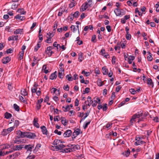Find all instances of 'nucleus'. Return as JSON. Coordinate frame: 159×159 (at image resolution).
<instances>
[{
	"instance_id": "1",
	"label": "nucleus",
	"mask_w": 159,
	"mask_h": 159,
	"mask_svg": "<svg viewBox=\"0 0 159 159\" xmlns=\"http://www.w3.org/2000/svg\"><path fill=\"white\" fill-rule=\"evenodd\" d=\"M53 144L57 151L61 150L65 147V146L63 144L62 142L58 139H55L53 142Z\"/></svg>"
},
{
	"instance_id": "2",
	"label": "nucleus",
	"mask_w": 159,
	"mask_h": 159,
	"mask_svg": "<svg viewBox=\"0 0 159 159\" xmlns=\"http://www.w3.org/2000/svg\"><path fill=\"white\" fill-rule=\"evenodd\" d=\"M143 115L142 113H139V112L137 113H136L134 115L132 116L131 119L130 120V123L131 125H132L134 122L136 121V119L139 118L138 122H139L140 121L143 120V118H140V117L142 116Z\"/></svg>"
},
{
	"instance_id": "3",
	"label": "nucleus",
	"mask_w": 159,
	"mask_h": 159,
	"mask_svg": "<svg viewBox=\"0 0 159 159\" xmlns=\"http://www.w3.org/2000/svg\"><path fill=\"white\" fill-rule=\"evenodd\" d=\"M68 146L70 148L63 149L62 152H70L75 151L76 150H78L80 148V146L78 145L69 144Z\"/></svg>"
},
{
	"instance_id": "4",
	"label": "nucleus",
	"mask_w": 159,
	"mask_h": 159,
	"mask_svg": "<svg viewBox=\"0 0 159 159\" xmlns=\"http://www.w3.org/2000/svg\"><path fill=\"white\" fill-rule=\"evenodd\" d=\"M25 137L29 139H34L36 137V135L34 133L25 132Z\"/></svg>"
},
{
	"instance_id": "5",
	"label": "nucleus",
	"mask_w": 159,
	"mask_h": 159,
	"mask_svg": "<svg viewBox=\"0 0 159 159\" xmlns=\"http://www.w3.org/2000/svg\"><path fill=\"white\" fill-rule=\"evenodd\" d=\"M34 146L33 144L25 145L24 148L27 150V152L32 151V149L34 148Z\"/></svg>"
},
{
	"instance_id": "6",
	"label": "nucleus",
	"mask_w": 159,
	"mask_h": 159,
	"mask_svg": "<svg viewBox=\"0 0 159 159\" xmlns=\"http://www.w3.org/2000/svg\"><path fill=\"white\" fill-rule=\"evenodd\" d=\"M114 11L116 16H120L125 14L124 12L121 13V10L118 8L115 9Z\"/></svg>"
},
{
	"instance_id": "7",
	"label": "nucleus",
	"mask_w": 159,
	"mask_h": 159,
	"mask_svg": "<svg viewBox=\"0 0 159 159\" xmlns=\"http://www.w3.org/2000/svg\"><path fill=\"white\" fill-rule=\"evenodd\" d=\"M101 53V55L105 57L106 58H109V56L107 52L105 51V49L104 48H102L100 52Z\"/></svg>"
},
{
	"instance_id": "8",
	"label": "nucleus",
	"mask_w": 159,
	"mask_h": 159,
	"mask_svg": "<svg viewBox=\"0 0 159 159\" xmlns=\"http://www.w3.org/2000/svg\"><path fill=\"white\" fill-rule=\"evenodd\" d=\"M11 60V58L9 57H4L2 59V61L3 63L4 64H6L9 62Z\"/></svg>"
},
{
	"instance_id": "9",
	"label": "nucleus",
	"mask_w": 159,
	"mask_h": 159,
	"mask_svg": "<svg viewBox=\"0 0 159 159\" xmlns=\"http://www.w3.org/2000/svg\"><path fill=\"white\" fill-rule=\"evenodd\" d=\"M88 6L87 4V2H85L83 5L81 7V8H80V10L81 12H83L86 10L88 7Z\"/></svg>"
},
{
	"instance_id": "10",
	"label": "nucleus",
	"mask_w": 159,
	"mask_h": 159,
	"mask_svg": "<svg viewBox=\"0 0 159 159\" xmlns=\"http://www.w3.org/2000/svg\"><path fill=\"white\" fill-rule=\"evenodd\" d=\"M72 131L70 130H66L63 136L65 137H69L70 136Z\"/></svg>"
},
{
	"instance_id": "11",
	"label": "nucleus",
	"mask_w": 159,
	"mask_h": 159,
	"mask_svg": "<svg viewBox=\"0 0 159 159\" xmlns=\"http://www.w3.org/2000/svg\"><path fill=\"white\" fill-rule=\"evenodd\" d=\"M24 146V145L15 146L12 149L13 150V152L14 151L19 150H20L21 149L23 148Z\"/></svg>"
},
{
	"instance_id": "12",
	"label": "nucleus",
	"mask_w": 159,
	"mask_h": 159,
	"mask_svg": "<svg viewBox=\"0 0 159 159\" xmlns=\"http://www.w3.org/2000/svg\"><path fill=\"white\" fill-rule=\"evenodd\" d=\"M16 133L17 135H20L21 138L25 137V132H22L18 130L16 131Z\"/></svg>"
},
{
	"instance_id": "13",
	"label": "nucleus",
	"mask_w": 159,
	"mask_h": 159,
	"mask_svg": "<svg viewBox=\"0 0 159 159\" xmlns=\"http://www.w3.org/2000/svg\"><path fill=\"white\" fill-rule=\"evenodd\" d=\"M42 129V131L43 134L47 135L48 134V130L46 127L44 125L40 127Z\"/></svg>"
},
{
	"instance_id": "14",
	"label": "nucleus",
	"mask_w": 159,
	"mask_h": 159,
	"mask_svg": "<svg viewBox=\"0 0 159 159\" xmlns=\"http://www.w3.org/2000/svg\"><path fill=\"white\" fill-rule=\"evenodd\" d=\"M57 72L56 71L52 73L50 76L49 79L52 80L56 79L57 76Z\"/></svg>"
},
{
	"instance_id": "15",
	"label": "nucleus",
	"mask_w": 159,
	"mask_h": 159,
	"mask_svg": "<svg viewBox=\"0 0 159 159\" xmlns=\"http://www.w3.org/2000/svg\"><path fill=\"white\" fill-rule=\"evenodd\" d=\"M18 35H15V36H10L8 38V40L9 41L11 40H18Z\"/></svg>"
},
{
	"instance_id": "16",
	"label": "nucleus",
	"mask_w": 159,
	"mask_h": 159,
	"mask_svg": "<svg viewBox=\"0 0 159 159\" xmlns=\"http://www.w3.org/2000/svg\"><path fill=\"white\" fill-rule=\"evenodd\" d=\"M20 154V153L18 152H16V153L13 154L9 156L10 158L11 159H14L16 157H18Z\"/></svg>"
},
{
	"instance_id": "17",
	"label": "nucleus",
	"mask_w": 159,
	"mask_h": 159,
	"mask_svg": "<svg viewBox=\"0 0 159 159\" xmlns=\"http://www.w3.org/2000/svg\"><path fill=\"white\" fill-rule=\"evenodd\" d=\"M147 84L149 87L151 86L152 88L153 87V84L152 82V80L151 78H149L148 79L147 81Z\"/></svg>"
},
{
	"instance_id": "18",
	"label": "nucleus",
	"mask_w": 159,
	"mask_h": 159,
	"mask_svg": "<svg viewBox=\"0 0 159 159\" xmlns=\"http://www.w3.org/2000/svg\"><path fill=\"white\" fill-rule=\"evenodd\" d=\"M83 56V53L80 52L78 54V60L80 62H81L83 60L84 58Z\"/></svg>"
},
{
	"instance_id": "19",
	"label": "nucleus",
	"mask_w": 159,
	"mask_h": 159,
	"mask_svg": "<svg viewBox=\"0 0 159 159\" xmlns=\"http://www.w3.org/2000/svg\"><path fill=\"white\" fill-rule=\"evenodd\" d=\"M15 18L16 19H19L21 20H22L25 19V17L24 16H20L19 15H17L15 17Z\"/></svg>"
},
{
	"instance_id": "20",
	"label": "nucleus",
	"mask_w": 159,
	"mask_h": 159,
	"mask_svg": "<svg viewBox=\"0 0 159 159\" xmlns=\"http://www.w3.org/2000/svg\"><path fill=\"white\" fill-rule=\"evenodd\" d=\"M33 125L35 127L37 128H39V125L38 123V119L37 120L35 119L34 118L33 121Z\"/></svg>"
},
{
	"instance_id": "21",
	"label": "nucleus",
	"mask_w": 159,
	"mask_h": 159,
	"mask_svg": "<svg viewBox=\"0 0 159 159\" xmlns=\"http://www.w3.org/2000/svg\"><path fill=\"white\" fill-rule=\"evenodd\" d=\"M61 122L62 124L64 126H66L67 125V121L66 120L65 118L61 117Z\"/></svg>"
},
{
	"instance_id": "22",
	"label": "nucleus",
	"mask_w": 159,
	"mask_h": 159,
	"mask_svg": "<svg viewBox=\"0 0 159 159\" xmlns=\"http://www.w3.org/2000/svg\"><path fill=\"white\" fill-rule=\"evenodd\" d=\"M134 57L133 56H130L128 57V63L131 64L132 63V61L134 59Z\"/></svg>"
},
{
	"instance_id": "23",
	"label": "nucleus",
	"mask_w": 159,
	"mask_h": 159,
	"mask_svg": "<svg viewBox=\"0 0 159 159\" xmlns=\"http://www.w3.org/2000/svg\"><path fill=\"white\" fill-rule=\"evenodd\" d=\"M21 94L23 96H26L28 95V93L26 91V89H22L21 90Z\"/></svg>"
},
{
	"instance_id": "24",
	"label": "nucleus",
	"mask_w": 159,
	"mask_h": 159,
	"mask_svg": "<svg viewBox=\"0 0 159 159\" xmlns=\"http://www.w3.org/2000/svg\"><path fill=\"white\" fill-rule=\"evenodd\" d=\"M23 30V29H18L14 31V34H21V32H22V30Z\"/></svg>"
},
{
	"instance_id": "25",
	"label": "nucleus",
	"mask_w": 159,
	"mask_h": 159,
	"mask_svg": "<svg viewBox=\"0 0 159 159\" xmlns=\"http://www.w3.org/2000/svg\"><path fill=\"white\" fill-rule=\"evenodd\" d=\"M24 54V51H21L19 53V57H18V59L21 60L23 59Z\"/></svg>"
},
{
	"instance_id": "26",
	"label": "nucleus",
	"mask_w": 159,
	"mask_h": 159,
	"mask_svg": "<svg viewBox=\"0 0 159 159\" xmlns=\"http://www.w3.org/2000/svg\"><path fill=\"white\" fill-rule=\"evenodd\" d=\"M130 154V151L129 149H128L126 151H125L123 153V154L126 157L129 156Z\"/></svg>"
},
{
	"instance_id": "27",
	"label": "nucleus",
	"mask_w": 159,
	"mask_h": 159,
	"mask_svg": "<svg viewBox=\"0 0 159 159\" xmlns=\"http://www.w3.org/2000/svg\"><path fill=\"white\" fill-rule=\"evenodd\" d=\"M90 112V111H87L86 113H85V116L83 117V118H82V119H81L80 121V122H81L82 121H83L89 115V114Z\"/></svg>"
},
{
	"instance_id": "28",
	"label": "nucleus",
	"mask_w": 159,
	"mask_h": 159,
	"mask_svg": "<svg viewBox=\"0 0 159 159\" xmlns=\"http://www.w3.org/2000/svg\"><path fill=\"white\" fill-rule=\"evenodd\" d=\"M8 134L7 129H4L1 133V134L3 136H5Z\"/></svg>"
},
{
	"instance_id": "29",
	"label": "nucleus",
	"mask_w": 159,
	"mask_h": 159,
	"mask_svg": "<svg viewBox=\"0 0 159 159\" xmlns=\"http://www.w3.org/2000/svg\"><path fill=\"white\" fill-rule=\"evenodd\" d=\"M66 78L70 81H72L73 80V78L70 74L67 75L66 76Z\"/></svg>"
},
{
	"instance_id": "30",
	"label": "nucleus",
	"mask_w": 159,
	"mask_h": 159,
	"mask_svg": "<svg viewBox=\"0 0 159 159\" xmlns=\"http://www.w3.org/2000/svg\"><path fill=\"white\" fill-rule=\"evenodd\" d=\"M62 108H64L65 109L63 110V111L64 112H66L69 111L70 109V106L69 105H67L66 107L64 106L62 107Z\"/></svg>"
},
{
	"instance_id": "31",
	"label": "nucleus",
	"mask_w": 159,
	"mask_h": 159,
	"mask_svg": "<svg viewBox=\"0 0 159 159\" xmlns=\"http://www.w3.org/2000/svg\"><path fill=\"white\" fill-rule=\"evenodd\" d=\"M5 117L7 119H8L10 118L12 116L11 114L10 113H9L7 112H6L4 114Z\"/></svg>"
},
{
	"instance_id": "32",
	"label": "nucleus",
	"mask_w": 159,
	"mask_h": 159,
	"mask_svg": "<svg viewBox=\"0 0 159 159\" xmlns=\"http://www.w3.org/2000/svg\"><path fill=\"white\" fill-rule=\"evenodd\" d=\"M17 11L20 13L21 14H25L26 13V11H24V9L23 8L18 9Z\"/></svg>"
},
{
	"instance_id": "33",
	"label": "nucleus",
	"mask_w": 159,
	"mask_h": 159,
	"mask_svg": "<svg viewBox=\"0 0 159 159\" xmlns=\"http://www.w3.org/2000/svg\"><path fill=\"white\" fill-rule=\"evenodd\" d=\"M15 129L14 126L11 127L7 129V131L8 134L11 132L13 130Z\"/></svg>"
},
{
	"instance_id": "34",
	"label": "nucleus",
	"mask_w": 159,
	"mask_h": 159,
	"mask_svg": "<svg viewBox=\"0 0 159 159\" xmlns=\"http://www.w3.org/2000/svg\"><path fill=\"white\" fill-rule=\"evenodd\" d=\"M74 18H78L80 15V13L79 11H76L74 14H72Z\"/></svg>"
},
{
	"instance_id": "35",
	"label": "nucleus",
	"mask_w": 159,
	"mask_h": 159,
	"mask_svg": "<svg viewBox=\"0 0 159 159\" xmlns=\"http://www.w3.org/2000/svg\"><path fill=\"white\" fill-rule=\"evenodd\" d=\"M102 70L103 71V74L104 75H106L107 74V69H106V66H103L102 68Z\"/></svg>"
},
{
	"instance_id": "36",
	"label": "nucleus",
	"mask_w": 159,
	"mask_h": 159,
	"mask_svg": "<svg viewBox=\"0 0 159 159\" xmlns=\"http://www.w3.org/2000/svg\"><path fill=\"white\" fill-rule=\"evenodd\" d=\"M39 43H38L37 44V45L35 47L34 49V51L35 52H36L38 50L39 48L40 47L41 44Z\"/></svg>"
},
{
	"instance_id": "37",
	"label": "nucleus",
	"mask_w": 159,
	"mask_h": 159,
	"mask_svg": "<svg viewBox=\"0 0 159 159\" xmlns=\"http://www.w3.org/2000/svg\"><path fill=\"white\" fill-rule=\"evenodd\" d=\"M145 143L144 141L142 140H139L138 141H136L135 143V145H140V144H143V143Z\"/></svg>"
},
{
	"instance_id": "38",
	"label": "nucleus",
	"mask_w": 159,
	"mask_h": 159,
	"mask_svg": "<svg viewBox=\"0 0 159 159\" xmlns=\"http://www.w3.org/2000/svg\"><path fill=\"white\" fill-rule=\"evenodd\" d=\"M34 59L33 60V62L32 63V66H34L37 63V61H36V60H37L36 58L35 57H34Z\"/></svg>"
},
{
	"instance_id": "39",
	"label": "nucleus",
	"mask_w": 159,
	"mask_h": 159,
	"mask_svg": "<svg viewBox=\"0 0 159 159\" xmlns=\"http://www.w3.org/2000/svg\"><path fill=\"white\" fill-rule=\"evenodd\" d=\"M74 132L75 134V135H78L80 132V129L79 128H77L74 131Z\"/></svg>"
},
{
	"instance_id": "40",
	"label": "nucleus",
	"mask_w": 159,
	"mask_h": 159,
	"mask_svg": "<svg viewBox=\"0 0 159 159\" xmlns=\"http://www.w3.org/2000/svg\"><path fill=\"white\" fill-rule=\"evenodd\" d=\"M65 8H66V7L64 6H61L60 8L59 11L60 12H61V13L63 14V13L65 12L64 11H65Z\"/></svg>"
},
{
	"instance_id": "41",
	"label": "nucleus",
	"mask_w": 159,
	"mask_h": 159,
	"mask_svg": "<svg viewBox=\"0 0 159 159\" xmlns=\"http://www.w3.org/2000/svg\"><path fill=\"white\" fill-rule=\"evenodd\" d=\"M96 35H93L92 36L91 41L93 43H96L97 40L96 39Z\"/></svg>"
},
{
	"instance_id": "42",
	"label": "nucleus",
	"mask_w": 159,
	"mask_h": 159,
	"mask_svg": "<svg viewBox=\"0 0 159 159\" xmlns=\"http://www.w3.org/2000/svg\"><path fill=\"white\" fill-rule=\"evenodd\" d=\"M13 107L14 109L15 110L17 111H19L20 110V108L19 106L16 104H14L13 105Z\"/></svg>"
},
{
	"instance_id": "43",
	"label": "nucleus",
	"mask_w": 159,
	"mask_h": 159,
	"mask_svg": "<svg viewBox=\"0 0 159 159\" xmlns=\"http://www.w3.org/2000/svg\"><path fill=\"white\" fill-rule=\"evenodd\" d=\"M41 144L39 143H38L37 144L35 149L33 150L34 152V151L36 150L37 151H38L39 149L41 147Z\"/></svg>"
},
{
	"instance_id": "44",
	"label": "nucleus",
	"mask_w": 159,
	"mask_h": 159,
	"mask_svg": "<svg viewBox=\"0 0 159 159\" xmlns=\"http://www.w3.org/2000/svg\"><path fill=\"white\" fill-rule=\"evenodd\" d=\"M54 48L52 46H49L47 48L45 52H48V51H51V50Z\"/></svg>"
},
{
	"instance_id": "45",
	"label": "nucleus",
	"mask_w": 159,
	"mask_h": 159,
	"mask_svg": "<svg viewBox=\"0 0 159 159\" xmlns=\"http://www.w3.org/2000/svg\"><path fill=\"white\" fill-rule=\"evenodd\" d=\"M19 100L20 101L23 102V103H26V101L24 99V98L22 96H19Z\"/></svg>"
},
{
	"instance_id": "46",
	"label": "nucleus",
	"mask_w": 159,
	"mask_h": 159,
	"mask_svg": "<svg viewBox=\"0 0 159 159\" xmlns=\"http://www.w3.org/2000/svg\"><path fill=\"white\" fill-rule=\"evenodd\" d=\"M94 99H96V100H94V102L100 104L101 103V100L100 98L98 97L94 98Z\"/></svg>"
},
{
	"instance_id": "47",
	"label": "nucleus",
	"mask_w": 159,
	"mask_h": 159,
	"mask_svg": "<svg viewBox=\"0 0 159 159\" xmlns=\"http://www.w3.org/2000/svg\"><path fill=\"white\" fill-rule=\"evenodd\" d=\"M19 124V121L18 120H15L14 122V125L13 126H14L15 127H17Z\"/></svg>"
},
{
	"instance_id": "48",
	"label": "nucleus",
	"mask_w": 159,
	"mask_h": 159,
	"mask_svg": "<svg viewBox=\"0 0 159 159\" xmlns=\"http://www.w3.org/2000/svg\"><path fill=\"white\" fill-rule=\"evenodd\" d=\"M131 35L129 33H126V38L127 40H129L131 39Z\"/></svg>"
},
{
	"instance_id": "49",
	"label": "nucleus",
	"mask_w": 159,
	"mask_h": 159,
	"mask_svg": "<svg viewBox=\"0 0 159 159\" xmlns=\"http://www.w3.org/2000/svg\"><path fill=\"white\" fill-rule=\"evenodd\" d=\"M81 73L83 74H84L86 76H88L90 75V73L89 72H87L85 71L84 70H83Z\"/></svg>"
},
{
	"instance_id": "50",
	"label": "nucleus",
	"mask_w": 159,
	"mask_h": 159,
	"mask_svg": "<svg viewBox=\"0 0 159 159\" xmlns=\"http://www.w3.org/2000/svg\"><path fill=\"white\" fill-rule=\"evenodd\" d=\"M90 90V89L89 88H86L85 89L84 91H83V93L84 94L86 93H88L89 92Z\"/></svg>"
},
{
	"instance_id": "51",
	"label": "nucleus",
	"mask_w": 159,
	"mask_h": 159,
	"mask_svg": "<svg viewBox=\"0 0 159 159\" xmlns=\"http://www.w3.org/2000/svg\"><path fill=\"white\" fill-rule=\"evenodd\" d=\"M71 30L73 32H75L77 30V29L75 28V26L72 25L70 27Z\"/></svg>"
},
{
	"instance_id": "52",
	"label": "nucleus",
	"mask_w": 159,
	"mask_h": 159,
	"mask_svg": "<svg viewBox=\"0 0 159 159\" xmlns=\"http://www.w3.org/2000/svg\"><path fill=\"white\" fill-rule=\"evenodd\" d=\"M107 104L106 103L102 106V109L103 111H105L107 110Z\"/></svg>"
},
{
	"instance_id": "53",
	"label": "nucleus",
	"mask_w": 159,
	"mask_h": 159,
	"mask_svg": "<svg viewBox=\"0 0 159 159\" xmlns=\"http://www.w3.org/2000/svg\"><path fill=\"white\" fill-rule=\"evenodd\" d=\"M91 122V120H89V122H86L84 125H83V127L84 129H86L88 127V126L89 125Z\"/></svg>"
},
{
	"instance_id": "54",
	"label": "nucleus",
	"mask_w": 159,
	"mask_h": 159,
	"mask_svg": "<svg viewBox=\"0 0 159 159\" xmlns=\"http://www.w3.org/2000/svg\"><path fill=\"white\" fill-rule=\"evenodd\" d=\"M10 148V146L8 144H4L3 145V148L4 149H7V148Z\"/></svg>"
},
{
	"instance_id": "55",
	"label": "nucleus",
	"mask_w": 159,
	"mask_h": 159,
	"mask_svg": "<svg viewBox=\"0 0 159 159\" xmlns=\"http://www.w3.org/2000/svg\"><path fill=\"white\" fill-rule=\"evenodd\" d=\"M45 53H46L48 55V57H51L52 54L54 53V52L52 51H48V52H45Z\"/></svg>"
},
{
	"instance_id": "56",
	"label": "nucleus",
	"mask_w": 159,
	"mask_h": 159,
	"mask_svg": "<svg viewBox=\"0 0 159 159\" xmlns=\"http://www.w3.org/2000/svg\"><path fill=\"white\" fill-rule=\"evenodd\" d=\"M88 2H87V5L91 7L92 5V0H88Z\"/></svg>"
},
{
	"instance_id": "57",
	"label": "nucleus",
	"mask_w": 159,
	"mask_h": 159,
	"mask_svg": "<svg viewBox=\"0 0 159 159\" xmlns=\"http://www.w3.org/2000/svg\"><path fill=\"white\" fill-rule=\"evenodd\" d=\"M116 57L115 56H113L112 59V63L113 64H114L116 63Z\"/></svg>"
},
{
	"instance_id": "58",
	"label": "nucleus",
	"mask_w": 159,
	"mask_h": 159,
	"mask_svg": "<svg viewBox=\"0 0 159 159\" xmlns=\"http://www.w3.org/2000/svg\"><path fill=\"white\" fill-rule=\"evenodd\" d=\"M21 142V140L19 139H15L14 143H15L19 144Z\"/></svg>"
},
{
	"instance_id": "59",
	"label": "nucleus",
	"mask_w": 159,
	"mask_h": 159,
	"mask_svg": "<svg viewBox=\"0 0 159 159\" xmlns=\"http://www.w3.org/2000/svg\"><path fill=\"white\" fill-rule=\"evenodd\" d=\"M13 52V50L11 48L7 49L6 51V52L8 54L12 53Z\"/></svg>"
},
{
	"instance_id": "60",
	"label": "nucleus",
	"mask_w": 159,
	"mask_h": 159,
	"mask_svg": "<svg viewBox=\"0 0 159 159\" xmlns=\"http://www.w3.org/2000/svg\"><path fill=\"white\" fill-rule=\"evenodd\" d=\"M129 92L133 94H134L136 93V91L133 89H129Z\"/></svg>"
},
{
	"instance_id": "61",
	"label": "nucleus",
	"mask_w": 159,
	"mask_h": 159,
	"mask_svg": "<svg viewBox=\"0 0 159 159\" xmlns=\"http://www.w3.org/2000/svg\"><path fill=\"white\" fill-rule=\"evenodd\" d=\"M54 133L57 134L59 135H61V132L60 131H58L57 129H55L54 131Z\"/></svg>"
},
{
	"instance_id": "62",
	"label": "nucleus",
	"mask_w": 159,
	"mask_h": 159,
	"mask_svg": "<svg viewBox=\"0 0 159 159\" xmlns=\"http://www.w3.org/2000/svg\"><path fill=\"white\" fill-rule=\"evenodd\" d=\"M35 158V156L34 155H31L28 156L27 157V159H34Z\"/></svg>"
},
{
	"instance_id": "63",
	"label": "nucleus",
	"mask_w": 159,
	"mask_h": 159,
	"mask_svg": "<svg viewBox=\"0 0 159 159\" xmlns=\"http://www.w3.org/2000/svg\"><path fill=\"white\" fill-rule=\"evenodd\" d=\"M64 89L66 91H68L69 89V87L68 85H64L63 87Z\"/></svg>"
},
{
	"instance_id": "64",
	"label": "nucleus",
	"mask_w": 159,
	"mask_h": 159,
	"mask_svg": "<svg viewBox=\"0 0 159 159\" xmlns=\"http://www.w3.org/2000/svg\"><path fill=\"white\" fill-rule=\"evenodd\" d=\"M18 6V4H15L12 5L11 6V8L13 9H15L17 8Z\"/></svg>"
}]
</instances>
